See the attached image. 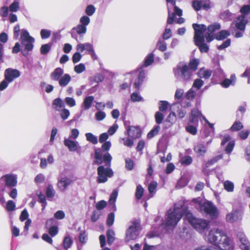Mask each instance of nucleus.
Returning a JSON list of instances; mask_svg holds the SVG:
<instances>
[{
    "label": "nucleus",
    "mask_w": 250,
    "mask_h": 250,
    "mask_svg": "<svg viewBox=\"0 0 250 250\" xmlns=\"http://www.w3.org/2000/svg\"><path fill=\"white\" fill-rule=\"evenodd\" d=\"M192 27L195 31L194 41L195 45L199 47L202 53L208 52V46L205 43V39L208 42H210L214 39V32L219 30L221 26L220 24L214 23L209 25L208 28L204 24L193 23Z\"/></svg>",
    "instance_id": "1"
},
{
    "label": "nucleus",
    "mask_w": 250,
    "mask_h": 250,
    "mask_svg": "<svg viewBox=\"0 0 250 250\" xmlns=\"http://www.w3.org/2000/svg\"><path fill=\"white\" fill-rule=\"evenodd\" d=\"M205 240L208 243L214 245L212 249L217 250H230L232 248L229 237L225 231L218 228L211 229L206 235Z\"/></svg>",
    "instance_id": "2"
},
{
    "label": "nucleus",
    "mask_w": 250,
    "mask_h": 250,
    "mask_svg": "<svg viewBox=\"0 0 250 250\" xmlns=\"http://www.w3.org/2000/svg\"><path fill=\"white\" fill-rule=\"evenodd\" d=\"M188 212L184 202H178L175 204L173 208H170L168 210L166 215L165 222L162 224V227H164L167 231L172 230L177 225L183 215L185 214L186 215Z\"/></svg>",
    "instance_id": "3"
},
{
    "label": "nucleus",
    "mask_w": 250,
    "mask_h": 250,
    "mask_svg": "<svg viewBox=\"0 0 250 250\" xmlns=\"http://www.w3.org/2000/svg\"><path fill=\"white\" fill-rule=\"evenodd\" d=\"M191 203L195 205V207L199 208L202 212H204L212 218H216L218 216L217 208L210 202L202 203L199 198L192 199Z\"/></svg>",
    "instance_id": "4"
},
{
    "label": "nucleus",
    "mask_w": 250,
    "mask_h": 250,
    "mask_svg": "<svg viewBox=\"0 0 250 250\" xmlns=\"http://www.w3.org/2000/svg\"><path fill=\"white\" fill-rule=\"evenodd\" d=\"M73 181L72 171L65 167L64 170L60 174L57 186L60 191H64Z\"/></svg>",
    "instance_id": "5"
},
{
    "label": "nucleus",
    "mask_w": 250,
    "mask_h": 250,
    "mask_svg": "<svg viewBox=\"0 0 250 250\" xmlns=\"http://www.w3.org/2000/svg\"><path fill=\"white\" fill-rule=\"evenodd\" d=\"M185 217L191 226L200 233H203L208 226V221L202 219L196 218L189 212L187 213Z\"/></svg>",
    "instance_id": "6"
},
{
    "label": "nucleus",
    "mask_w": 250,
    "mask_h": 250,
    "mask_svg": "<svg viewBox=\"0 0 250 250\" xmlns=\"http://www.w3.org/2000/svg\"><path fill=\"white\" fill-rule=\"evenodd\" d=\"M17 176L14 174H6L0 178V190L2 192H7V188L11 189L17 184Z\"/></svg>",
    "instance_id": "7"
},
{
    "label": "nucleus",
    "mask_w": 250,
    "mask_h": 250,
    "mask_svg": "<svg viewBox=\"0 0 250 250\" xmlns=\"http://www.w3.org/2000/svg\"><path fill=\"white\" fill-rule=\"evenodd\" d=\"M140 229L141 225L138 221L135 220L132 222L126 232L125 241L136 240L139 235Z\"/></svg>",
    "instance_id": "8"
},
{
    "label": "nucleus",
    "mask_w": 250,
    "mask_h": 250,
    "mask_svg": "<svg viewBox=\"0 0 250 250\" xmlns=\"http://www.w3.org/2000/svg\"><path fill=\"white\" fill-rule=\"evenodd\" d=\"M103 152L104 151L101 148H96L95 149L94 155L95 160L94 161L93 163L95 164L100 165L103 163V161H104L106 167H110L112 158V156L108 152H106L104 154H103Z\"/></svg>",
    "instance_id": "9"
},
{
    "label": "nucleus",
    "mask_w": 250,
    "mask_h": 250,
    "mask_svg": "<svg viewBox=\"0 0 250 250\" xmlns=\"http://www.w3.org/2000/svg\"><path fill=\"white\" fill-rule=\"evenodd\" d=\"M21 44L24 47L25 50L31 51L32 50L35 41L34 39L30 36L29 32L25 29L21 30Z\"/></svg>",
    "instance_id": "10"
},
{
    "label": "nucleus",
    "mask_w": 250,
    "mask_h": 250,
    "mask_svg": "<svg viewBox=\"0 0 250 250\" xmlns=\"http://www.w3.org/2000/svg\"><path fill=\"white\" fill-rule=\"evenodd\" d=\"M107 167L105 168L103 166H100L98 167L97 173V182L99 183H105L107 181L108 177H111L113 175L112 170Z\"/></svg>",
    "instance_id": "11"
},
{
    "label": "nucleus",
    "mask_w": 250,
    "mask_h": 250,
    "mask_svg": "<svg viewBox=\"0 0 250 250\" xmlns=\"http://www.w3.org/2000/svg\"><path fill=\"white\" fill-rule=\"evenodd\" d=\"M175 76L181 77L185 81L189 80L192 74V71L190 70L187 65H178L174 70Z\"/></svg>",
    "instance_id": "12"
},
{
    "label": "nucleus",
    "mask_w": 250,
    "mask_h": 250,
    "mask_svg": "<svg viewBox=\"0 0 250 250\" xmlns=\"http://www.w3.org/2000/svg\"><path fill=\"white\" fill-rule=\"evenodd\" d=\"M242 15L237 19L236 26L237 29L244 30L247 21L246 19L245 15L250 12V6L249 5L243 6L240 10Z\"/></svg>",
    "instance_id": "13"
},
{
    "label": "nucleus",
    "mask_w": 250,
    "mask_h": 250,
    "mask_svg": "<svg viewBox=\"0 0 250 250\" xmlns=\"http://www.w3.org/2000/svg\"><path fill=\"white\" fill-rule=\"evenodd\" d=\"M86 27L80 24H78L71 29V37L76 40L77 42H79L82 40L83 36L86 33Z\"/></svg>",
    "instance_id": "14"
},
{
    "label": "nucleus",
    "mask_w": 250,
    "mask_h": 250,
    "mask_svg": "<svg viewBox=\"0 0 250 250\" xmlns=\"http://www.w3.org/2000/svg\"><path fill=\"white\" fill-rule=\"evenodd\" d=\"M21 75L19 70L16 69L9 68L6 69L4 72V78L9 82H12L16 78H19Z\"/></svg>",
    "instance_id": "15"
},
{
    "label": "nucleus",
    "mask_w": 250,
    "mask_h": 250,
    "mask_svg": "<svg viewBox=\"0 0 250 250\" xmlns=\"http://www.w3.org/2000/svg\"><path fill=\"white\" fill-rule=\"evenodd\" d=\"M125 134L130 138L136 139L140 137L141 135V131L139 127L128 126L126 128Z\"/></svg>",
    "instance_id": "16"
},
{
    "label": "nucleus",
    "mask_w": 250,
    "mask_h": 250,
    "mask_svg": "<svg viewBox=\"0 0 250 250\" xmlns=\"http://www.w3.org/2000/svg\"><path fill=\"white\" fill-rule=\"evenodd\" d=\"M237 237L240 242L241 249L242 250H250V243L247 239L246 235L242 232H239Z\"/></svg>",
    "instance_id": "17"
},
{
    "label": "nucleus",
    "mask_w": 250,
    "mask_h": 250,
    "mask_svg": "<svg viewBox=\"0 0 250 250\" xmlns=\"http://www.w3.org/2000/svg\"><path fill=\"white\" fill-rule=\"evenodd\" d=\"M242 215L241 212L237 209H233L232 211L226 216V220L228 222L232 223L241 220Z\"/></svg>",
    "instance_id": "18"
},
{
    "label": "nucleus",
    "mask_w": 250,
    "mask_h": 250,
    "mask_svg": "<svg viewBox=\"0 0 250 250\" xmlns=\"http://www.w3.org/2000/svg\"><path fill=\"white\" fill-rule=\"evenodd\" d=\"M231 138L229 135H225L221 142V145H224L227 142H229L225 148V151L228 154H230L232 151L234 146V141H231Z\"/></svg>",
    "instance_id": "19"
},
{
    "label": "nucleus",
    "mask_w": 250,
    "mask_h": 250,
    "mask_svg": "<svg viewBox=\"0 0 250 250\" xmlns=\"http://www.w3.org/2000/svg\"><path fill=\"white\" fill-rule=\"evenodd\" d=\"M64 145L68 147L70 151H75L79 147V143L77 141L72 140L70 138L64 139Z\"/></svg>",
    "instance_id": "20"
},
{
    "label": "nucleus",
    "mask_w": 250,
    "mask_h": 250,
    "mask_svg": "<svg viewBox=\"0 0 250 250\" xmlns=\"http://www.w3.org/2000/svg\"><path fill=\"white\" fill-rule=\"evenodd\" d=\"M93 48V45L89 42L79 43L76 46L77 50L81 53H83L84 51L89 52L92 51Z\"/></svg>",
    "instance_id": "21"
},
{
    "label": "nucleus",
    "mask_w": 250,
    "mask_h": 250,
    "mask_svg": "<svg viewBox=\"0 0 250 250\" xmlns=\"http://www.w3.org/2000/svg\"><path fill=\"white\" fill-rule=\"evenodd\" d=\"M174 12L171 14H170L169 10H168V16L167 20V22L168 24H172L173 23L174 21L175 15H177L178 16H181L182 15V10L179 8L177 6L175 5L174 6Z\"/></svg>",
    "instance_id": "22"
},
{
    "label": "nucleus",
    "mask_w": 250,
    "mask_h": 250,
    "mask_svg": "<svg viewBox=\"0 0 250 250\" xmlns=\"http://www.w3.org/2000/svg\"><path fill=\"white\" fill-rule=\"evenodd\" d=\"M64 71L63 69L60 67L56 68L52 73L50 74V78L51 80L58 81L61 78L63 75Z\"/></svg>",
    "instance_id": "23"
},
{
    "label": "nucleus",
    "mask_w": 250,
    "mask_h": 250,
    "mask_svg": "<svg viewBox=\"0 0 250 250\" xmlns=\"http://www.w3.org/2000/svg\"><path fill=\"white\" fill-rule=\"evenodd\" d=\"M194 151L198 156H202L207 152V148L204 145L198 143L195 146Z\"/></svg>",
    "instance_id": "24"
},
{
    "label": "nucleus",
    "mask_w": 250,
    "mask_h": 250,
    "mask_svg": "<svg viewBox=\"0 0 250 250\" xmlns=\"http://www.w3.org/2000/svg\"><path fill=\"white\" fill-rule=\"evenodd\" d=\"M203 116L201 113L197 108H193L191 111V116L190 117V122L191 123H197L198 122L200 117Z\"/></svg>",
    "instance_id": "25"
},
{
    "label": "nucleus",
    "mask_w": 250,
    "mask_h": 250,
    "mask_svg": "<svg viewBox=\"0 0 250 250\" xmlns=\"http://www.w3.org/2000/svg\"><path fill=\"white\" fill-rule=\"evenodd\" d=\"M137 71H139V74L137 79L134 83V86L136 89H139L144 81L145 74V72L141 68L138 69Z\"/></svg>",
    "instance_id": "26"
},
{
    "label": "nucleus",
    "mask_w": 250,
    "mask_h": 250,
    "mask_svg": "<svg viewBox=\"0 0 250 250\" xmlns=\"http://www.w3.org/2000/svg\"><path fill=\"white\" fill-rule=\"evenodd\" d=\"M236 82V77L235 74H231L230 79H226L221 83V86L224 88H228L229 85L235 84Z\"/></svg>",
    "instance_id": "27"
},
{
    "label": "nucleus",
    "mask_w": 250,
    "mask_h": 250,
    "mask_svg": "<svg viewBox=\"0 0 250 250\" xmlns=\"http://www.w3.org/2000/svg\"><path fill=\"white\" fill-rule=\"evenodd\" d=\"M71 77L68 74H64L58 81L60 86L63 87L68 85L71 81Z\"/></svg>",
    "instance_id": "28"
},
{
    "label": "nucleus",
    "mask_w": 250,
    "mask_h": 250,
    "mask_svg": "<svg viewBox=\"0 0 250 250\" xmlns=\"http://www.w3.org/2000/svg\"><path fill=\"white\" fill-rule=\"evenodd\" d=\"M94 98L92 96H89L85 97L83 103V108L84 110H87L89 109L94 101Z\"/></svg>",
    "instance_id": "29"
},
{
    "label": "nucleus",
    "mask_w": 250,
    "mask_h": 250,
    "mask_svg": "<svg viewBox=\"0 0 250 250\" xmlns=\"http://www.w3.org/2000/svg\"><path fill=\"white\" fill-rule=\"evenodd\" d=\"M53 108L56 111H60L61 109L64 106L62 100L60 98H56L53 100L52 103Z\"/></svg>",
    "instance_id": "30"
},
{
    "label": "nucleus",
    "mask_w": 250,
    "mask_h": 250,
    "mask_svg": "<svg viewBox=\"0 0 250 250\" xmlns=\"http://www.w3.org/2000/svg\"><path fill=\"white\" fill-rule=\"evenodd\" d=\"M212 74V71L205 69L204 68H201L198 72V75L200 78L208 79Z\"/></svg>",
    "instance_id": "31"
},
{
    "label": "nucleus",
    "mask_w": 250,
    "mask_h": 250,
    "mask_svg": "<svg viewBox=\"0 0 250 250\" xmlns=\"http://www.w3.org/2000/svg\"><path fill=\"white\" fill-rule=\"evenodd\" d=\"M118 191L116 189H114L111 194L110 195L109 203L112 206V208L116 209L115 202L118 196Z\"/></svg>",
    "instance_id": "32"
},
{
    "label": "nucleus",
    "mask_w": 250,
    "mask_h": 250,
    "mask_svg": "<svg viewBox=\"0 0 250 250\" xmlns=\"http://www.w3.org/2000/svg\"><path fill=\"white\" fill-rule=\"evenodd\" d=\"M199 63V60L195 59L191 60L189 63L188 65V66L190 70H191L192 72H194L197 70Z\"/></svg>",
    "instance_id": "33"
},
{
    "label": "nucleus",
    "mask_w": 250,
    "mask_h": 250,
    "mask_svg": "<svg viewBox=\"0 0 250 250\" xmlns=\"http://www.w3.org/2000/svg\"><path fill=\"white\" fill-rule=\"evenodd\" d=\"M230 35L229 32L227 30H222L218 33V34L214 36V39L215 38L217 40H223Z\"/></svg>",
    "instance_id": "34"
},
{
    "label": "nucleus",
    "mask_w": 250,
    "mask_h": 250,
    "mask_svg": "<svg viewBox=\"0 0 250 250\" xmlns=\"http://www.w3.org/2000/svg\"><path fill=\"white\" fill-rule=\"evenodd\" d=\"M156 47L158 49L162 52L166 50L167 48V44L163 39H159L157 42Z\"/></svg>",
    "instance_id": "35"
},
{
    "label": "nucleus",
    "mask_w": 250,
    "mask_h": 250,
    "mask_svg": "<svg viewBox=\"0 0 250 250\" xmlns=\"http://www.w3.org/2000/svg\"><path fill=\"white\" fill-rule=\"evenodd\" d=\"M224 189L228 192H231L234 190V184L229 180H227L224 182Z\"/></svg>",
    "instance_id": "36"
},
{
    "label": "nucleus",
    "mask_w": 250,
    "mask_h": 250,
    "mask_svg": "<svg viewBox=\"0 0 250 250\" xmlns=\"http://www.w3.org/2000/svg\"><path fill=\"white\" fill-rule=\"evenodd\" d=\"M85 135L87 141L88 142L92 143L94 145H96L98 143V138L97 136L94 135L92 133H86Z\"/></svg>",
    "instance_id": "37"
},
{
    "label": "nucleus",
    "mask_w": 250,
    "mask_h": 250,
    "mask_svg": "<svg viewBox=\"0 0 250 250\" xmlns=\"http://www.w3.org/2000/svg\"><path fill=\"white\" fill-rule=\"evenodd\" d=\"M106 235L107 237V243L111 245L115 240V233L112 229H109L107 231Z\"/></svg>",
    "instance_id": "38"
},
{
    "label": "nucleus",
    "mask_w": 250,
    "mask_h": 250,
    "mask_svg": "<svg viewBox=\"0 0 250 250\" xmlns=\"http://www.w3.org/2000/svg\"><path fill=\"white\" fill-rule=\"evenodd\" d=\"M154 61V55L153 53L150 54L149 55L146 57L143 66L144 67H147L150 65Z\"/></svg>",
    "instance_id": "39"
},
{
    "label": "nucleus",
    "mask_w": 250,
    "mask_h": 250,
    "mask_svg": "<svg viewBox=\"0 0 250 250\" xmlns=\"http://www.w3.org/2000/svg\"><path fill=\"white\" fill-rule=\"evenodd\" d=\"M72 240L69 236L65 237L63 241V248L65 250L69 249L72 245Z\"/></svg>",
    "instance_id": "40"
},
{
    "label": "nucleus",
    "mask_w": 250,
    "mask_h": 250,
    "mask_svg": "<svg viewBox=\"0 0 250 250\" xmlns=\"http://www.w3.org/2000/svg\"><path fill=\"white\" fill-rule=\"evenodd\" d=\"M131 100L133 102L143 101V98L138 93L133 92L130 96Z\"/></svg>",
    "instance_id": "41"
},
{
    "label": "nucleus",
    "mask_w": 250,
    "mask_h": 250,
    "mask_svg": "<svg viewBox=\"0 0 250 250\" xmlns=\"http://www.w3.org/2000/svg\"><path fill=\"white\" fill-rule=\"evenodd\" d=\"M20 9V4L18 0L14 1L9 6V10L12 12H16Z\"/></svg>",
    "instance_id": "42"
},
{
    "label": "nucleus",
    "mask_w": 250,
    "mask_h": 250,
    "mask_svg": "<svg viewBox=\"0 0 250 250\" xmlns=\"http://www.w3.org/2000/svg\"><path fill=\"white\" fill-rule=\"evenodd\" d=\"M104 79V76L101 74H97L94 77H91L90 78V81L93 82H95L97 83H99L100 82H102Z\"/></svg>",
    "instance_id": "43"
},
{
    "label": "nucleus",
    "mask_w": 250,
    "mask_h": 250,
    "mask_svg": "<svg viewBox=\"0 0 250 250\" xmlns=\"http://www.w3.org/2000/svg\"><path fill=\"white\" fill-rule=\"evenodd\" d=\"M16 204L12 200H9L6 203L5 208L8 211H13L15 209Z\"/></svg>",
    "instance_id": "44"
},
{
    "label": "nucleus",
    "mask_w": 250,
    "mask_h": 250,
    "mask_svg": "<svg viewBox=\"0 0 250 250\" xmlns=\"http://www.w3.org/2000/svg\"><path fill=\"white\" fill-rule=\"evenodd\" d=\"M157 185V183L155 181H153L149 184L148 188L150 194L153 195L154 193H155Z\"/></svg>",
    "instance_id": "45"
},
{
    "label": "nucleus",
    "mask_w": 250,
    "mask_h": 250,
    "mask_svg": "<svg viewBox=\"0 0 250 250\" xmlns=\"http://www.w3.org/2000/svg\"><path fill=\"white\" fill-rule=\"evenodd\" d=\"M155 119L157 124H160L162 123L164 119V115L160 111H157L155 114Z\"/></svg>",
    "instance_id": "46"
},
{
    "label": "nucleus",
    "mask_w": 250,
    "mask_h": 250,
    "mask_svg": "<svg viewBox=\"0 0 250 250\" xmlns=\"http://www.w3.org/2000/svg\"><path fill=\"white\" fill-rule=\"evenodd\" d=\"M168 103L166 101H160L159 102V109L161 111H166L168 107Z\"/></svg>",
    "instance_id": "47"
},
{
    "label": "nucleus",
    "mask_w": 250,
    "mask_h": 250,
    "mask_svg": "<svg viewBox=\"0 0 250 250\" xmlns=\"http://www.w3.org/2000/svg\"><path fill=\"white\" fill-rule=\"evenodd\" d=\"M74 71L78 74H80L83 72L85 70V66L83 63H80L75 66Z\"/></svg>",
    "instance_id": "48"
},
{
    "label": "nucleus",
    "mask_w": 250,
    "mask_h": 250,
    "mask_svg": "<svg viewBox=\"0 0 250 250\" xmlns=\"http://www.w3.org/2000/svg\"><path fill=\"white\" fill-rule=\"evenodd\" d=\"M144 193V188H142V187L141 185H138L137 187L136 190V197L138 199H140Z\"/></svg>",
    "instance_id": "49"
},
{
    "label": "nucleus",
    "mask_w": 250,
    "mask_h": 250,
    "mask_svg": "<svg viewBox=\"0 0 250 250\" xmlns=\"http://www.w3.org/2000/svg\"><path fill=\"white\" fill-rule=\"evenodd\" d=\"M64 102L69 107H74L76 104L75 100L71 97H66Z\"/></svg>",
    "instance_id": "50"
},
{
    "label": "nucleus",
    "mask_w": 250,
    "mask_h": 250,
    "mask_svg": "<svg viewBox=\"0 0 250 250\" xmlns=\"http://www.w3.org/2000/svg\"><path fill=\"white\" fill-rule=\"evenodd\" d=\"M80 21L81 25L86 27L88 25L90 21V18L86 16H82L80 20Z\"/></svg>",
    "instance_id": "51"
},
{
    "label": "nucleus",
    "mask_w": 250,
    "mask_h": 250,
    "mask_svg": "<svg viewBox=\"0 0 250 250\" xmlns=\"http://www.w3.org/2000/svg\"><path fill=\"white\" fill-rule=\"evenodd\" d=\"M223 157L222 155H220L217 156H216L212 158V159L209 160L206 164V167H208L211 165H213L214 163L217 162L218 160L222 159Z\"/></svg>",
    "instance_id": "52"
},
{
    "label": "nucleus",
    "mask_w": 250,
    "mask_h": 250,
    "mask_svg": "<svg viewBox=\"0 0 250 250\" xmlns=\"http://www.w3.org/2000/svg\"><path fill=\"white\" fill-rule=\"evenodd\" d=\"M70 115V112L69 110L67 109L64 108L62 110H61L60 116L61 118L63 120H66Z\"/></svg>",
    "instance_id": "53"
},
{
    "label": "nucleus",
    "mask_w": 250,
    "mask_h": 250,
    "mask_svg": "<svg viewBox=\"0 0 250 250\" xmlns=\"http://www.w3.org/2000/svg\"><path fill=\"white\" fill-rule=\"evenodd\" d=\"M82 56L81 54V52L77 51L75 52L72 58V62L74 63H76L79 62L82 59Z\"/></svg>",
    "instance_id": "54"
},
{
    "label": "nucleus",
    "mask_w": 250,
    "mask_h": 250,
    "mask_svg": "<svg viewBox=\"0 0 250 250\" xmlns=\"http://www.w3.org/2000/svg\"><path fill=\"white\" fill-rule=\"evenodd\" d=\"M51 45L49 44L42 45L41 47V53L42 54L45 55L47 54L50 50Z\"/></svg>",
    "instance_id": "55"
},
{
    "label": "nucleus",
    "mask_w": 250,
    "mask_h": 250,
    "mask_svg": "<svg viewBox=\"0 0 250 250\" xmlns=\"http://www.w3.org/2000/svg\"><path fill=\"white\" fill-rule=\"evenodd\" d=\"M105 116V112L102 111H99L95 114V118L98 121L103 120Z\"/></svg>",
    "instance_id": "56"
},
{
    "label": "nucleus",
    "mask_w": 250,
    "mask_h": 250,
    "mask_svg": "<svg viewBox=\"0 0 250 250\" xmlns=\"http://www.w3.org/2000/svg\"><path fill=\"white\" fill-rule=\"evenodd\" d=\"M243 127L242 123L240 122H235L231 126L230 129L232 131H237L240 130Z\"/></svg>",
    "instance_id": "57"
},
{
    "label": "nucleus",
    "mask_w": 250,
    "mask_h": 250,
    "mask_svg": "<svg viewBox=\"0 0 250 250\" xmlns=\"http://www.w3.org/2000/svg\"><path fill=\"white\" fill-rule=\"evenodd\" d=\"M186 130L188 132L193 135H195L197 133L196 128L195 127V126L191 125H188L186 127Z\"/></svg>",
    "instance_id": "58"
},
{
    "label": "nucleus",
    "mask_w": 250,
    "mask_h": 250,
    "mask_svg": "<svg viewBox=\"0 0 250 250\" xmlns=\"http://www.w3.org/2000/svg\"><path fill=\"white\" fill-rule=\"evenodd\" d=\"M79 135V131L76 128H73L71 130L70 134L68 138L71 139H76L78 138Z\"/></svg>",
    "instance_id": "59"
},
{
    "label": "nucleus",
    "mask_w": 250,
    "mask_h": 250,
    "mask_svg": "<svg viewBox=\"0 0 250 250\" xmlns=\"http://www.w3.org/2000/svg\"><path fill=\"white\" fill-rule=\"evenodd\" d=\"M172 36V33L170 29L167 28L166 27L165 32L163 34V39L164 40H168Z\"/></svg>",
    "instance_id": "60"
},
{
    "label": "nucleus",
    "mask_w": 250,
    "mask_h": 250,
    "mask_svg": "<svg viewBox=\"0 0 250 250\" xmlns=\"http://www.w3.org/2000/svg\"><path fill=\"white\" fill-rule=\"evenodd\" d=\"M95 12V8L92 5H89L87 6V7L86 8L85 13L89 16L93 15Z\"/></svg>",
    "instance_id": "61"
},
{
    "label": "nucleus",
    "mask_w": 250,
    "mask_h": 250,
    "mask_svg": "<svg viewBox=\"0 0 250 250\" xmlns=\"http://www.w3.org/2000/svg\"><path fill=\"white\" fill-rule=\"evenodd\" d=\"M51 35V31L47 29H42L41 31V36L42 39L48 38Z\"/></svg>",
    "instance_id": "62"
},
{
    "label": "nucleus",
    "mask_w": 250,
    "mask_h": 250,
    "mask_svg": "<svg viewBox=\"0 0 250 250\" xmlns=\"http://www.w3.org/2000/svg\"><path fill=\"white\" fill-rule=\"evenodd\" d=\"M192 161V158L189 156H186L182 158L181 163L183 165H188L191 163Z\"/></svg>",
    "instance_id": "63"
},
{
    "label": "nucleus",
    "mask_w": 250,
    "mask_h": 250,
    "mask_svg": "<svg viewBox=\"0 0 250 250\" xmlns=\"http://www.w3.org/2000/svg\"><path fill=\"white\" fill-rule=\"evenodd\" d=\"M160 130V126L159 125H156L153 129H152L148 134L147 137L148 138H152L155 134H156Z\"/></svg>",
    "instance_id": "64"
}]
</instances>
